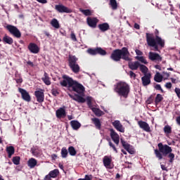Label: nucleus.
Listing matches in <instances>:
<instances>
[{
	"instance_id": "nucleus-1",
	"label": "nucleus",
	"mask_w": 180,
	"mask_h": 180,
	"mask_svg": "<svg viewBox=\"0 0 180 180\" xmlns=\"http://www.w3.org/2000/svg\"><path fill=\"white\" fill-rule=\"evenodd\" d=\"M63 80L60 82L61 86L68 88L70 92H76L75 95L68 94V96L73 101L78 102V103H85V87L78 82L73 80L72 77L68 75H64Z\"/></svg>"
},
{
	"instance_id": "nucleus-2",
	"label": "nucleus",
	"mask_w": 180,
	"mask_h": 180,
	"mask_svg": "<svg viewBox=\"0 0 180 180\" xmlns=\"http://www.w3.org/2000/svg\"><path fill=\"white\" fill-rule=\"evenodd\" d=\"M155 37H154V34L146 33V41L149 47H153L154 51H160V49H164L165 47V40L162 39L159 35L160 32L158 30L155 31Z\"/></svg>"
},
{
	"instance_id": "nucleus-3",
	"label": "nucleus",
	"mask_w": 180,
	"mask_h": 180,
	"mask_svg": "<svg viewBox=\"0 0 180 180\" xmlns=\"http://www.w3.org/2000/svg\"><path fill=\"white\" fill-rule=\"evenodd\" d=\"M158 149H155L154 153L156 158L162 160V157H168L169 158V162L172 164L175 160V154L172 153V148L167 144L159 143L158 144Z\"/></svg>"
},
{
	"instance_id": "nucleus-4",
	"label": "nucleus",
	"mask_w": 180,
	"mask_h": 180,
	"mask_svg": "<svg viewBox=\"0 0 180 180\" xmlns=\"http://www.w3.org/2000/svg\"><path fill=\"white\" fill-rule=\"evenodd\" d=\"M114 91L119 96L127 98L130 94V86L124 82H120L114 86Z\"/></svg>"
},
{
	"instance_id": "nucleus-5",
	"label": "nucleus",
	"mask_w": 180,
	"mask_h": 180,
	"mask_svg": "<svg viewBox=\"0 0 180 180\" xmlns=\"http://www.w3.org/2000/svg\"><path fill=\"white\" fill-rule=\"evenodd\" d=\"M68 61L71 71L74 74H79V71H81V67L78 64V58L76 56L70 54L68 55Z\"/></svg>"
},
{
	"instance_id": "nucleus-6",
	"label": "nucleus",
	"mask_w": 180,
	"mask_h": 180,
	"mask_svg": "<svg viewBox=\"0 0 180 180\" xmlns=\"http://www.w3.org/2000/svg\"><path fill=\"white\" fill-rule=\"evenodd\" d=\"M5 28L8 32H9L10 34L15 37L16 39H20L22 37V32L16 26L12 25H7Z\"/></svg>"
},
{
	"instance_id": "nucleus-7",
	"label": "nucleus",
	"mask_w": 180,
	"mask_h": 180,
	"mask_svg": "<svg viewBox=\"0 0 180 180\" xmlns=\"http://www.w3.org/2000/svg\"><path fill=\"white\" fill-rule=\"evenodd\" d=\"M120 53L121 55V60H124V61H131L130 52L127 48L123 47L122 49H120Z\"/></svg>"
},
{
	"instance_id": "nucleus-8",
	"label": "nucleus",
	"mask_w": 180,
	"mask_h": 180,
	"mask_svg": "<svg viewBox=\"0 0 180 180\" xmlns=\"http://www.w3.org/2000/svg\"><path fill=\"white\" fill-rule=\"evenodd\" d=\"M148 58L150 60V61H153L157 64H160V63L162 61V57L155 52H149Z\"/></svg>"
},
{
	"instance_id": "nucleus-9",
	"label": "nucleus",
	"mask_w": 180,
	"mask_h": 180,
	"mask_svg": "<svg viewBox=\"0 0 180 180\" xmlns=\"http://www.w3.org/2000/svg\"><path fill=\"white\" fill-rule=\"evenodd\" d=\"M18 92L20 94L22 99L25 102H30L32 101V97L26 89L19 87Z\"/></svg>"
},
{
	"instance_id": "nucleus-10",
	"label": "nucleus",
	"mask_w": 180,
	"mask_h": 180,
	"mask_svg": "<svg viewBox=\"0 0 180 180\" xmlns=\"http://www.w3.org/2000/svg\"><path fill=\"white\" fill-rule=\"evenodd\" d=\"M55 9L57 12H59V13H71L72 12V9L63 4L56 5Z\"/></svg>"
},
{
	"instance_id": "nucleus-11",
	"label": "nucleus",
	"mask_w": 180,
	"mask_h": 180,
	"mask_svg": "<svg viewBox=\"0 0 180 180\" xmlns=\"http://www.w3.org/2000/svg\"><path fill=\"white\" fill-rule=\"evenodd\" d=\"M110 58L112 60V61H115V63L120 61L122 60V56L120 55V49L114 50L112 52Z\"/></svg>"
},
{
	"instance_id": "nucleus-12",
	"label": "nucleus",
	"mask_w": 180,
	"mask_h": 180,
	"mask_svg": "<svg viewBox=\"0 0 180 180\" xmlns=\"http://www.w3.org/2000/svg\"><path fill=\"white\" fill-rule=\"evenodd\" d=\"M110 136L112 141L115 143L116 146H119V143H120V136H119V134H117V133L113 129H110Z\"/></svg>"
},
{
	"instance_id": "nucleus-13",
	"label": "nucleus",
	"mask_w": 180,
	"mask_h": 180,
	"mask_svg": "<svg viewBox=\"0 0 180 180\" xmlns=\"http://www.w3.org/2000/svg\"><path fill=\"white\" fill-rule=\"evenodd\" d=\"M34 96L39 103L44 102V90L40 89L34 91Z\"/></svg>"
},
{
	"instance_id": "nucleus-14",
	"label": "nucleus",
	"mask_w": 180,
	"mask_h": 180,
	"mask_svg": "<svg viewBox=\"0 0 180 180\" xmlns=\"http://www.w3.org/2000/svg\"><path fill=\"white\" fill-rule=\"evenodd\" d=\"M122 147L127 151L129 154H134V149L131 148V145L126 142L123 139H120Z\"/></svg>"
},
{
	"instance_id": "nucleus-15",
	"label": "nucleus",
	"mask_w": 180,
	"mask_h": 180,
	"mask_svg": "<svg viewBox=\"0 0 180 180\" xmlns=\"http://www.w3.org/2000/svg\"><path fill=\"white\" fill-rule=\"evenodd\" d=\"M103 162L104 167L107 168V169H113L114 165H112V158H109L108 156H105L103 159Z\"/></svg>"
},
{
	"instance_id": "nucleus-16",
	"label": "nucleus",
	"mask_w": 180,
	"mask_h": 180,
	"mask_svg": "<svg viewBox=\"0 0 180 180\" xmlns=\"http://www.w3.org/2000/svg\"><path fill=\"white\" fill-rule=\"evenodd\" d=\"M98 22H99V20H98L96 18L88 17L86 18V23L88 26H89V27H92L93 29L96 27Z\"/></svg>"
},
{
	"instance_id": "nucleus-17",
	"label": "nucleus",
	"mask_w": 180,
	"mask_h": 180,
	"mask_svg": "<svg viewBox=\"0 0 180 180\" xmlns=\"http://www.w3.org/2000/svg\"><path fill=\"white\" fill-rule=\"evenodd\" d=\"M138 125L139 126L140 129H142L144 131H146L147 133H150L151 128L150 127V125L146 122H144L143 120H140L138 122Z\"/></svg>"
},
{
	"instance_id": "nucleus-18",
	"label": "nucleus",
	"mask_w": 180,
	"mask_h": 180,
	"mask_svg": "<svg viewBox=\"0 0 180 180\" xmlns=\"http://www.w3.org/2000/svg\"><path fill=\"white\" fill-rule=\"evenodd\" d=\"M56 117L58 119H65L67 116V112L65 111V107L60 108L56 111Z\"/></svg>"
},
{
	"instance_id": "nucleus-19",
	"label": "nucleus",
	"mask_w": 180,
	"mask_h": 180,
	"mask_svg": "<svg viewBox=\"0 0 180 180\" xmlns=\"http://www.w3.org/2000/svg\"><path fill=\"white\" fill-rule=\"evenodd\" d=\"M143 86H147L151 84V73H148L147 75H144L143 77H141Z\"/></svg>"
},
{
	"instance_id": "nucleus-20",
	"label": "nucleus",
	"mask_w": 180,
	"mask_h": 180,
	"mask_svg": "<svg viewBox=\"0 0 180 180\" xmlns=\"http://www.w3.org/2000/svg\"><path fill=\"white\" fill-rule=\"evenodd\" d=\"M28 50L33 54H37V53L40 51V49H39L37 44L34 43H30L28 45Z\"/></svg>"
},
{
	"instance_id": "nucleus-21",
	"label": "nucleus",
	"mask_w": 180,
	"mask_h": 180,
	"mask_svg": "<svg viewBox=\"0 0 180 180\" xmlns=\"http://www.w3.org/2000/svg\"><path fill=\"white\" fill-rule=\"evenodd\" d=\"M112 126L117 130V131H120V133H124V127L120 123V121L119 120H115V122H112Z\"/></svg>"
},
{
	"instance_id": "nucleus-22",
	"label": "nucleus",
	"mask_w": 180,
	"mask_h": 180,
	"mask_svg": "<svg viewBox=\"0 0 180 180\" xmlns=\"http://www.w3.org/2000/svg\"><path fill=\"white\" fill-rule=\"evenodd\" d=\"M140 62L139 61H135V62H130L128 63V67L129 70H131V71H136L139 70L140 67Z\"/></svg>"
},
{
	"instance_id": "nucleus-23",
	"label": "nucleus",
	"mask_w": 180,
	"mask_h": 180,
	"mask_svg": "<svg viewBox=\"0 0 180 180\" xmlns=\"http://www.w3.org/2000/svg\"><path fill=\"white\" fill-rule=\"evenodd\" d=\"M98 27L99 30H101V32H102L103 33H105V32H108V30H110V26L108 22H103V23L99 24L98 25Z\"/></svg>"
},
{
	"instance_id": "nucleus-24",
	"label": "nucleus",
	"mask_w": 180,
	"mask_h": 180,
	"mask_svg": "<svg viewBox=\"0 0 180 180\" xmlns=\"http://www.w3.org/2000/svg\"><path fill=\"white\" fill-rule=\"evenodd\" d=\"M6 151L8 154V158H12V156L13 155V154H15V147L12 146H7L6 148Z\"/></svg>"
},
{
	"instance_id": "nucleus-25",
	"label": "nucleus",
	"mask_w": 180,
	"mask_h": 180,
	"mask_svg": "<svg viewBox=\"0 0 180 180\" xmlns=\"http://www.w3.org/2000/svg\"><path fill=\"white\" fill-rule=\"evenodd\" d=\"M91 121L93 122L96 128L98 130H101V129L102 128V124L101 123V120L98 118L95 117V118H91Z\"/></svg>"
},
{
	"instance_id": "nucleus-26",
	"label": "nucleus",
	"mask_w": 180,
	"mask_h": 180,
	"mask_svg": "<svg viewBox=\"0 0 180 180\" xmlns=\"http://www.w3.org/2000/svg\"><path fill=\"white\" fill-rule=\"evenodd\" d=\"M70 126L73 130H78L81 127V123L77 120H72L70 122Z\"/></svg>"
},
{
	"instance_id": "nucleus-27",
	"label": "nucleus",
	"mask_w": 180,
	"mask_h": 180,
	"mask_svg": "<svg viewBox=\"0 0 180 180\" xmlns=\"http://www.w3.org/2000/svg\"><path fill=\"white\" fill-rule=\"evenodd\" d=\"M91 110L92 112H94V115H96V116H97L98 117H101V116H103V115H105V113L103 112V111H102L101 109L97 108H91Z\"/></svg>"
},
{
	"instance_id": "nucleus-28",
	"label": "nucleus",
	"mask_w": 180,
	"mask_h": 180,
	"mask_svg": "<svg viewBox=\"0 0 180 180\" xmlns=\"http://www.w3.org/2000/svg\"><path fill=\"white\" fill-rule=\"evenodd\" d=\"M36 165H37V160L33 158H31L30 159H29V160L27 161L28 167H30L32 169V168H34Z\"/></svg>"
},
{
	"instance_id": "nucleus-29",
	"label": "nucleus",
	"mask_w": 180,
	"mask_h": 180,
	"mask_svg": "<svg viewBox=\"0 0 180 180\" xmlns=\"http://www.w3.org/2000/svg\"><path fill=\"white\" fill-rule=\"evenodd\" d=\"M3 42L6 43V44H13V39L8 36V34H5L3 37Z\"/></svg>"
},
{
	"instance_id": "nucleus-30",
	"label": "nucleus",
	"mask_w": 180,
	"mask_h": 180,
	"mask_svg": "<svg viewBox=\"0 0 180 180\" xmlns=\"http://www.w3.org/2000/svg\"><path fill=\"white\" fill-rule=\"evenodd\" d=\"M41 79L46 85H51V82L50 81V77H49V74L47 72H44V77H42Z\"/></svg>"
},
{
	"instance_id": "nucleus-31",
	"label": "nucleus",
	"mask_w": 180,
	"mask_h": 180,
	"mask_svg": "<svg viewBox=\"0 0 180 180\" xmlns=\"http://www.w3.org/2000/svg\"><path fill=\"white\" fill-rule=\"evenodd\" d=\"M60 174V171L58 169H55L49 173L51 178H57Z\"/></svg>"
},
{
	"instance_id": "nucleus-32",
	"label": "nucleus",
	"mask_w": 180,
	"mask_h": 180,
	"mask_svg": "<svg viewBox=\"0 0 180 180\" xmlns=\"http://www.w3.org/2000/svg\"><path fill=\"white\" fill-rule=\"evenodd\" d=\"M139 70L142 72V74H144V75H147V74H148L147 73L148 72V68H147V66L144 65H141V63H140Z\"/></svg>"
},
{
	"instance_id": "nucleus-33",
	"label": "nucleus",
	"mask_w": 180,
	"mask_h": 180,
	"mask_svg": "<svg viewBox=\"0 0 180 180\" xmlns=\"http://www.w3.org/2000/svg\"><path fill=\"white\" fill-rule=\"evenodd\" d=\"M51 25L53 27H55V29H60V22H58V20L56 18L52 19Z\"/></svg>"
},
{
	"instance_id": "nucleus-34",
	"label": "nucleus",
	"mask_w": 180,
	"mask_h": 180,
	"mask_svg": "<svg viewBox=\"0 0 180 180\" xmlns=\"http://www.w3.org/2000/svg\"><path fill=\"white\" fill-rule=\"evenodd\" d=\"M31 153L34 157H39L40 155V149L37 147L32 148H31Z\"/></svg>"
},
{
	"instance_id": "nucleus-35",
	"label": "nucleus",
	"mask_w": 180,
	"mask_h": 180,
	"mask_svg": "<svg viewBox=\"0 0 180 180\" xmlns=\"http://www.w3.org/2000/svg\"><path fill=\"white\" fill-rule=\"evenodd\" d=\"M68 151L72 157H75L77 155V150H75V148L74 146H70L68 149Z\"/></svg>"
},
{
	"instance_id": "nucleus-36",
	"label": "nucleus",
	"mask_w": 180,
	"mask_h": 180,
	"mask_svg": "<svg viewBox=\"0 0 180 180\" xmlns=\"http://www.w3.org/2000/svg\"><path fill=\"white\" fill-rule=\"evenodd\" d=\"M96 54H99L100 56H106L107 53L101 47L96 48Z\"/></svg>"
},
{
	"instance_id": "nucleus-37",
	"label": "nucleus",
	"mask_w": 180,
	"mask_h": 180,
	"mask_svg": "<svg viewBox=\"0 0 180 180\" xmlns=\"http://www.w3.org/2000/svg\"><path fill=\"white\" fill-rule=\"evenodd\" d=\"M162 78H164L162 75H161L160 72H157L155 75L154 81H155V82H162Z\"/></svg>"
},
{
	"instance_id": "nucleus-38",
	"label": "nucleus",
	"mask_w": 180,
	"mask_h": 180,
	"mask_svg": "<svg viewBox=\"0 0 180 180\" xmlns=\"http://www.w3.org/2000/svg\"><path fill=\"white\" fill-rule=\"evenodd\" d=\"M60 154L62 158H67V157H68V150H67V148H62Z\"/></svg>"
},
{
	"instance_id": "nucleus-39",
	"label": "nucleus",
	"mask_w": 180,
	"mask_h": 180,
	"mask_svg": "<svg viewBox=\"0 0 180 180\" xmlns=\"http://www.w3.org/2000/svg\"><path fill=\"white\" fill-rule=\"evenodd\" d=\"M163 131L165 134H171L172 133V128L169 125H165L163 128Z\"/></svg>"
},
{
	"instance_id": "nucleus-40",
	"label": "nucleus",
	"mask_w": 180,
	"mask_h": 180,
	"mask_svg": "<svg viewBox=\"0 0 180 180\" xmlns=\"http://www.w3.org/2000/svg\"><path fill=\"white\" fill-rule=\"evenodd\" d=\"M163 99L164 97H162V95H161L160 94H158L155 98V105H158V103H160Z\"/></svg>"
},
{
	"instance_id": "nucleus-41",
	"label": "nucleus",
	"mask_w": 180,
	"mask_h": 180,
	"mask_svg": "<svg viewBox=\"0 0 180 180\" xmlns=\"http://www.w3.org/2000/svg\"><path fill=\"white\" fill-rule=\"evenodd\" d=\"M79 11L85 16H91L92 15V11H91V10H89V9L84 10V9H82V8H79Z\"/></svg>"
},
{
	"instance_id": "nucleus-42",
	"label": "nucleus",
	"mask_w": 180,
	"mask_h": 180,
	"mask_svg": "<svg viewBox=\"0 0 180 180\" xmlns=\"http://www.w3.org/2000/svg\"><path fill=\"white\" fill-rule=\"evenodd\" d=\"M85 102H86L87 106L90 109H92V108H94L92 105V98L91 96H87L85 99Z\"/></svg>"
},
{
	"instance_id": "nucleus-43",
	"label": "nucleus",
	"mask_w": 180,
	"mask_h": 180,
	"mask_svg": "<svg viewBox=\"0 0 180 180\" xmlns=\"http://www.w3.org/2000/svg\"><path fill=\"white\" fill-rule=\"evenodd\" d=\"M12 161L15 165H19V164H20V157H13Z\"/></svg>"
},
{
	"instance_id": "nucleus-44",
	"label": "nucleus",
	"mask_w": 180,
	"mask_h": 180,
	"mask_svg": "<svg viewBox=\"0 0 180 180\" xmlns=\"http://www.w3.org/2000/svg\"><path fill=\"white\" fill-rule=\"evenodd\" d=\"M110 5L112 7V9H117V2L116 0H110Z\"/></svg>"
},
{
	"instance_id": "nucleus-45",
	"label": "nucleus",
	"mask_w": 180,
	"mask_h": 180,
	"mask_svg": "<svg viewBox=\"0 0 180 180\" xmlns=\"http://www.w3.org/2000/svg\"><path fill=\"white\" fill-rule=\"evenodd\" d=\"M15 77L17 79H15V82H17V84H22V82H23V79H22V76H20V74H15Z\"/></svg>"
},
{
	"instance_id": "nucleus-46",
	"label": "nucleus",
	"mask_w": 180,
	"mask_h": 180,
	"mask_svg": "<svg viewBox=\"0 0 180 180\" xmlns=\"http://www.w3.org/2000/svg\"><path fill=\"white\" fill-rule=\"evenodd\" d=\"M87 53L90 54L91 56H96V48L92 49L90 48L87 50Z\"/></svg>"
},
{
	"instance_id": "nucleus-47",
	"label": "nucleus",
	"mask_w": 180,
	"mask_h": 180,
	"mask_svg": "<svg viewBox=\"0 0 180 180\" xmlns=\"http://www.w3.org/2000/svg\"><path fill=\"white\" fill-rule=\"evenodd\" d=\"M136 59L141 61V63H143V64H148L147 60L144 59L143 56H136Z\"/></svg>"
},
{
	"instance_id": "nucleus-48",
	"label": "nucleus",
	"mask_w": 180,
	"mask_h": 180,
	"mask_svg": "<svg viewBox=\"0 0 180 180\" xmlns=\"http://www.w3.org/2000/svg\"><path fill=\"white\" fill-rule=\"evenodd\" d=\"M108 145L111 148H112L115 153H117V148H116V146H115V144H113V143H112L110 140L108 141Z\"/></svg>"
},
{
	"instance_id": "nucleus-49",
	"label": "nucleus",
	"mask_w": 180,
	"mask_h": 180,
	"mask_svg": "<svg viewBox=\"0 0 180 180\" xmlns=\"http://www.w3.org/2000/svg\"><path fill=\"white\" fill-rule=\"evenodd\" d=\"M51 94L53 96H58V95H60V92L56 89H51Z\"/></svg>"
},
{
	"instance_id": "nucleus-50",
	"label": "nucleus",
	"mask_w": 180,
	"mask_h": 180,
	"mask_svg": "<svg viewBox=\"0 0 180 180\" xmlns=\"http://www.w3.org/2000/svg\"><path fill=\"white\" fill-rule=\"evenodd\" d=\"M155 89L157 90V91H160L162 92V94H164V90L162 89V88L161 87V85L160 84H156L155 86Z\"/></svg>"
},
{
	"instance_id": "nucleus-51",
	"label": "nucleus",
	"mask_w": 180,
	"mask_h": 180,
	"mask_svg": "<svg viewBox=\"0 0 180 180\" xmlns=\"http://www.w3.org/2000/svg\"><path fill=\"white\" fill-rule=\"evenodd\" d=\"M128 75H129L130 78L136 79V75L133 70L129 71Z\"/></svg>"
},
{
	"instance_id": "nucleus-52",
	"label": "nucleus",
	"mask_w": 180,
	"mask_h": 180,
	"mask_svg": "<svg viewBox=\"0 0 180 180\" xmlns=\"http://www.w3.org/2000/svg\"><path fill=\"white\" fill-rule=\"evenodd\" d=\"M148 105L153 103V102H154V97H153V96H150L146 101Z\"/></svg>"
},
{
	"instance_id": "nucleus-53",
	"label": "nucleus",
	"mask_w": 180,
	"mask_h": 180,
	"mask_svg": "<svg viewBox=\"0 0 180 180\" xmlns=\"http://www.w3.org/2000/svg\"><path fill=\"white\" fill-rule=\"evenodd\" d=\"M70 37L73 41H77V37L75 36V34L74 32H72L70 34Z\"/></svg>"
},
{
	"instance_id": "nucleus-54",
	"label": "nucleus",
	"mask_w": 180,
	"mask_h": 180,
	"mask_svg": "<svg viewBox=\"0 0 180 180\" xmlns=\"http://www.w3.org/2000/svg\"><path fill=\"white\" fill-rule=\"evenodd\" d=\"M165 87L167 88V89H171L172 88V84H171V82H167L165 84Z\"/></svg>"
},
{
	"instance_id": "nucleus-55",
	"label": "nucleus",
	"mask_w": 180,
	"mask_h": 180,
	"mask_svg": "<svg viewBox=\"0 0 180 180\" xmlns=\"http://www.w3.org/2000/svg\"><path fill=\"white\" fill-rule=\"evenodd\" d=\"M135 53L137 56H142L143 55V52H141V51L139 50V49H136L135 50Z\"/></svg>"
},
{
	"instance_id": "nucleus-56",
	"label": "nucleus",
	"mask_w": 180,
	"mask_h": 180,
	"mask_svg": "<svg viewBox=\"0 0 180 180\" xmlns=\"http://www.w3.org/2000/svg\"><path fill=\"white\" fill-rule=\"evenodd\" d=\"M175 92H176L178 98H180V89L176 88L175 89Z\"/></svg>"
},
{
	"instance_id": "nucleus-57",
	"label": "nucleus",
	"mask_w": 180,
	"mask_h": 180,
	"mask_svg": "<svg viewBox=\"0 0 180 180\" xmlns=\"http://www.w3.org/2000/svg\"><path fill=\"white\" fill-rule=\"evenodd\" d=\"M134 27L137 30H140V25H139L137 22L134 23Z\"/></svg>"
},
{
	"instance_id": "nucleus-58",
	"label": "nucleus",
	"mask_w": 180,
	"mask_h": 180,
	"mask_svg": "<svg viewBox=\"0 0 180 180\" xmlns=\"http://www.w3.org/2000/svg\"><path fill=\"white\" fill-rule=\"evenodd\" d=\"M162 74L165 77H167V78H169L170 73L167 72H162Z\"/></svg>"
},
{
	"instance_id": "nucleus-59",
	"label": "nucleus",
	"mask_w": 180,
	"mask_h": 180,
	"mask_svg": "<svg viewBox=\"0 0 180 180\" xmlns=\"http://www.w3.org/2000/svg\"><path fill=\"white\" fill-rule=\"evenodd\" d=\"M39 4H47V0H37Z\"/></svg>"
},
{
	"instance_id": "nucleus-60",
	"label": "nucleus",
	"mask_w": 180,
	"mask_h": 180,
	"mask_svg": "<svg viewBox=\"0 0 180 180\" xmlns=\"http://www.w3.org/2000/svg\"><path fill=\"white\" fill-rule=\"evenodd\" d=\"M161 169L162 171H168V169H167V167H165L164 165H161Z\"/></svg>"
},
{
	"instance_id": "nucleus-61",
	"label": "nucleus",
	"mask_w": 180,
	"mask_h": 180,
	"mask_svg": "<svg viewBox=\"0 0 180 180\" xmlns=\"http://www.w3.org/2000/svg\"><path fill=\"white\" fill-rule=\"evenodd\" d=\"M44 180H51V177L49 176V174L46 175Z\"/></svg>"
},
{
	"instance_id": "nucleus-62",
	"label": "nucleus",
	"mask_w": 180,
	"mask_h": 180,
	"mask_svg": "<svg viewBox=\"0 0 180 180\" xmlns=\"http://www.w3.org/2000/svg\"><path fill=\"white\" fill-rule=\"evenodd\" d=\"M51 157L52 160H57L56 154H52Z\"/></svg>"
},
{
	"instance_id": "nucleus-63",
	"label": "nucleus",
	"mask_w": 180,
	"mask_h": 180,
	"mask_svg": "<svg viewBox=\"0 0 180 180\" xmlns=\"http://www.w3.org/2000/svg\"><path fill=\"white\" fill-rule=\"evenodd\" d=\"M27 65H30V67H33L34 65L33 64V62L29 60L27 62Z\"/></svg>"
},
{
	"instance_id": "nucleus-64",
	"label": "nucleus",
	"mask_w": 180,
	"mask_h": 180,
	"mask_svg": "<svg viewBox=\"0 0 180 180\" xmlns=\"http://www.w3.org/2000/svg\"><path fill=\"white\" fill-rule=\"evenodd\" d=\"M155 68L156 70H160V71H161V66L160 65H155Z\"/></svg>"
}]
</instances>
